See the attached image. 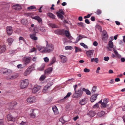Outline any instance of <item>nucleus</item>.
<instances>
[{"label": "nucleus", "mask_w": 125, "mask_h": 125, "mask_svg": "<svg viewBox=\"0 0 125 125\" xmlns=\"http://www.w3.org/2000/svg\"><path fill=\"white\" fill-rule=\"evenodd\" d=\"M71 94L72 93L71 92H69L64 97L63 99L61 100H63L64 99H65L69 97L70 95H71Z\"/></svg>", "instance_id": "nucleus-43"}, {"label": "nucleus", "mask_w": 125, "mask_h": 125, "mask_svg": "<svg viewBox=\"0 0 125 125\" xmlns=\"http://www.w3.org/2000/svg\"><path fill=\"white\" fill-rule=\"evenodd\" d=\"M56 14L58 17L62 20L64 17L63 15L65 13L62 9H60L58 11L56 12Z\"/></svg>", "instance_id": "nucleus-5"}, {"label": "nucleus", "mask_w": 125, "mask_h": 125, "mask_svg": "<svg viewBox=\"0 0 125 125\" xmlns=\"http://www.w3.org/2000/svg\"><path fill=\"white\" fill-rule=\"evenodd\" d=\"M21 23L23 25H26L27 23V19H23L21 21Z\"/></svg>", "instance_id": "nucleus-30"}, {"label": "nucleus", "mask_w": 125, "mask_h": 125, "mask_svg": "<svg viewBox=\"0 0 125 125\" xmlns=\"http://www.w3.org/2000/svg\"><path fill=\"white\" fill-rule=\"evenodd\" d=\"M27 101L28 103L32 104L36 101V98L34 96H30L27 99Z\"/></svg>", "instance_id": "nucleus-6"}, {"label": "nucleus", "mask_w": 125, "mask_h": 125, "mask_svg": "<svg viewBox=\"0 0 125 125\" xmlns=\"http://www.w3.org/2000/svg\"><path fill=\"white\" fill-rule=\"evenodd\" d=\"M105 114V112L104 111H101L99 113L98 115L101 116H103Z\"/></svg>", "instance_id": "nucleus-49"}, {"label": "nucleus", "mask_w": 125, "mask_h": 125, "mask_svg": "<svg viewBox=\"0 0 125 125\" xmlns=\"http://www.w3.org/2000/svg\"><path fill=\"white\" fill-rule=\"evenodd\" d=\"M13 41V39L11 38H9L7 40V41L8 43L10 44H11Z\"/></svg>", "instance_id": "nucleus-40"}, {"label": "nucleus", "mask_w": 125, "mask_h": 125, "mask_svg": "<svg viewBox=\"0 0 125 125\" xmlns=\"http://www.w3.org/2000/svg\"><path fill=\"white\" fill-rule=\"evenodd\" d=\"M32 70L31 66L29 67L24 73V76H27L30 73Z\"/></svg>", "instance_id": "nucleus-10"}, {"label": "nucleus", "mask_w": 125, "mask_h": 125, "mask_svg": "<svg viewBox=\"0 0 125 125\" xmlns=\"http://www.w3.org/2000/svg\"><path fill=\"white\" fill-rule=\"evenodd\" d=\"M113 50L114 52V53L115 54L116 56L118 57H119L120 56V55L119 54H118L116 50H115V49H113Z\"/></svg>", "instance_id": "nucleus-39"}, {"label": "nucleus", "mask_w": 125, "mask_h": 125, "mask_svg": "<svg viewBox=\"0 0 125 125\" xmlns=\"http://www.w3.org/2000/svg\"><path fill=\"white\" fill-rule=\"evenodd\" d=\"M7 32L8 35H11L12 33V27H8L6 28Z\"/></svg>", "instance_id": "nucleus-14"}, {"label": "nucleus", "mask_w": 125, "mask_h": 125, "mask_svg": "<svg viewBox=\"0 0 125 125\" xmlns=\"http://www.w3.org/2000/svg\"><path fill=\"white\" fill-rule=\"evenodd\" d=\"M83 93L82 89L80 88L77 90L75 91L73 95L74 98H78L81 97Z\"/></svg>", "instance_id": "nucleus-3"}, {"label": "nucleus", "mask_w": 125, "mask_h": 125, "mask_svg": "<svg viewBox=\"0 0 125 125\" xmlns=\"http://www.w3.org/2000/svg\"><path fill=\"white\" fill-rule=\"evenodd\" d=\"M99 94H98L93 95L91 97L90 101L92 102H93L95 101L97 98V97Z\"/></svg>", "instance_id": "nucleus-17"}, {"label": "nucleus", "mask_w": 125, "mask_h": 125, "mask_svg": "<svg viewBox=\"0 0 125 125\" xmlns=\"http://www.w3.org/2000/svg\"><path fill=\"white\" fill-rule=\"evenodd\" d=\"M92 15V14H88L87 15L84 16V19L88 18L90 17Z\"/></svg>", "instance_id": "nucleus-56"}, {"label": "nucleus", "mask_w": 125, "mask_h": 125, "mask_svg": "<svg viewBox=\"0 0 125 125\" xmlns=\"http://www.w3.org/2000/svg\"><path fill=\"white\" fill-rule=\"evenodd\" d=\"M102 11L101 10L98 9L96 11V13L98 15H100Z\"/></svg>", "instance_id": "nucleus-52"}, {"label": "nucleus", "mask_w": 125, "mask_h": 125, "mask_svg": "<svg viewBox=\"0 0 125 125\" xmlns=\"http://www.w3.org/2000/svg\"><path fill=\"white\" fill-rule=\"evenodd\" d=\"M80 44L82 46H83L84 48H88V47L83 42L81 43Z\"/></svg>", "instance_id": "nucleus-47"}, {"label": "nucleus", "mask_w": 125, "mask_h": 125, "mask_svg": "<svg viewBox=\"0 0 125 125\" xmlns=\"http://www.w3.org/2000/svg\"><path fill=\"white\" fill-rule=\"evenodd\" d=\"M97 87L96 86H94L92 88V90L91 92V93L93 94L94 93V92H96Z\"/></svg>", "instance_id": "nucleus-38"}, {"label": "nucleus", "mask_w": 125, "mask_h": 125, "mask_svg": "<svg viewBox=\"0 0 125 125\" xmlns=\"http://www.w3.org/2000/svg\"><path fill=\"white\" fill-rule=\"evenodd\" d=\"M86 99L84 98L80 100L79 103L81 105H83L85 104Z\"/></svg>", "instance_id": "nucleus-27"}, {"label": "nucleus", "mask_w": 125, "mask_h": 125, "mask_svg": "<svg viewBox=\"0 0 125 125\" xmlns=\"http://www.w3.org/2000/svg\"><path fill=\"white\" fill-rule=\"evenodd\" d=\"M108 37V36H102V39L104 41L107 40Z\"/></svg>", "instance_id": "nucleus-41"}, {"label": "nucleus", "mask_w": 125, "mask_h": 125, "mask_svg": "<svg viewBox=\"0 0 125 125\" xmlns=\"http://www.w3.org/2000/svg\"><path fill=\"white\" fill-rule=\"evenodd\" d=\"M109 47L111 48H112L113 47V43L111 41H109L108 43Z\"/></svg>", "instance_id": "nucleus-35"}, {"label": "nucleus", "mask_w": 125, "mask_h": 125, "mask_svg": "<svg viewBox=\"0 0 125 125\" xmlns=\"http://www.w3.org/2000/svg\"><path fill=\"white\" fill-rule=\"evenodd\" d=\"M82 38V36L81 35H80L78 36L76 39V41L75 42H74L75 43H77Z\"/></svg>", "instance_id": "nucleus-32"}, {"label": "nucleus", "mask_w": 125, "mask_h": 125, "mask_svg": "<svg viewBox=\"0 0 125 125\" xmlns=\"http://www.w3.org/2000/svg\"><path fill=\"white\" fill-rule=\"evenodd\" d=\"M41 86H40L35 85L33 88L32 92L33 93H35L38 92L41 89Z\"/></svg>", "instance_id": "nucleus-11"}, {"label": "nucleus", "mask_w": 125, "mask_h": 125, "mask_svg": "<svg viewBox=\"0 0 125 125\" xmlns=\"http://www.w3.org/2000/svg\"><path fill=\"white\" fill-rule=\"evenodd\" d=\"M22 64H19L17 65V67L18 68L21 69L22 68Z\"/></svg>", "instance_id": "nucleus-62"}, {"label": "nucleus", "mask_w": 125, "mask_h": 125, "mask_svg": "<svg viewBox=\"0 0 125 125\" xmlns=\"http://www.w3.org/2000/svg\"><path fill=\"white\" fill-rule=\"evenodd\" d=\"M54 32L55 34H57L60 35L63 34L64 33V31L63 30H56L54 31Z\"/></svg>", "instance_id": "nucleus-15"}, {"label": "nucleus", "mask_w": 125, "mask_h": 125, "mask_svg": "<svg viewBox=\"0 0 125 125\" xmlns=\"http://www.w3.org/2000/svg\"><path fill=\"white\" fill-rule=\"evenodd\" d=\"M59 122H61L62 124H63L65 123V121L63 120V119L62 118H60L59 120Z\"/></svg>", "instance_id": "nucleus-57"}, {"label": "nucleus", "mask_w": 125, "mask_h": 125, "mask_svg": "<svg viewBox=\"0 0 125 125\" xmlns=\"http://www.w3.org/2000/svg\"><path fill=\"white\" fill-rule=\"evenodd\" d=\"M34 109L31 110L30 111V116L32 118H34L35 117V113H34Z\"/></svg>", "instance_id": "nucleus-24"}, {"label": "nucleus", "mask_w": 125, "mask_h": 125, "mask_svg": "<svg viewBox=\"0 0 125 125\" xmlns=\"http://www.w3.org/2000/svg\"><path fill=\"white\" fill-rule=\"evenodd\" d=\"M94 51L93 50H91L87 51L86 52V54L88 57L92 55L94 53Z\"/></svg>", "instance_id": "nucleus-22"}, {"label": "nucleus", "mask_w": 125, "mask_h": 125, "mask_svg": "<svg viewBox=\"0 0 125 125\" xmlns=\"http://www.w3.org/2000/svg\"><path fill=\"white\" fill-rule=\"evenodd\" d=\"M61 59V62L64 63L67 61V58L66 56L62 55L59 56Z\"/></svg>", "instance_id": "nucleus-9"}, {"label": "nucleus", "mask_w": 125, "mask_h": 125, "mask_svg": "<svg viewBox=\"0 0 125 125\" xmlns=\"http://www.w3.org/2000/svg\"><path fill=\"white\" fill-rule=\"evenodd\" d=\"M44 66H41L38 68V69L40 71H42L44 70Z\"/></svg>", "instance_id": "nucleus-58"}, {"label": "nucleus", "mask_w": 125, "mask_h": 125, "mask_svg": "<svg viewBox=\"0 0 125 125\" xmlns=\"http://www.w3.org/2000/svg\"><path fill=\"white\" fill-rule=\"evenodd\" d=\"M89 114L91 117H93L95 115V113L94 111H91L89 112Z\"/></svg>", "instance_id": "nucleus-33"}, {"label": "nucleus", "mask_w": 125, "mask_h": 125, "mask_svg": "<svg viewBox=\"0 0 125 125\" xmlns=\"http://www.w3.org/2000/svg\"><path fill=\"white\" fill-rule=\"evenodd\" d=\"M84 71L85 73H87L90 71V70L89 69L87 68H85L83 70Z\"/></svg>", "instance_id": "nucleus-55"}, {"label": "nucleus", "mask_w": 125, "mask_h": 125, "mask_svg": "<svg viewBox=\"0 0 125 125\" xmlns=\"http://www.w3.org/2000/svg\"><path fill=\"white\" fill-rule=\"evenodd\" d=\"M71 47L70 46H67L65 47V49L66 50L71 49Z\"/></svg>", "instance_id": "nucleus-60"}, {"label": "nucleus", "mask_w": 125, "mask_h": 125, "mask_svg": "<svg viewBox=\"0 0 125 125\" xmlns=\"http://www.w3.org/2000/svg\"><path fill=\"white\" fill-rule=\"evenodd\" d=\"M93 108H98L99 107V105L98 103H96L93 106Z\"/></svg>", "instance_id": "nucleus-54"}, {"label": "nucleus", "mask_w": 125, "mask_h": 125, "mask_svg": "<svg viewBox=\"0 0 125 125\" xmlns=\"http://www.w3.org/2000/svg\"><path fill=\"white\" fill-rule=\"evenodd\" d=\"M64 32H65V34L66 37H69L70 34L69 31H68L65 30V31H64Z\"/></svg>", "instance_id": "nucleus-44"}, {"label": "nucleus", "mask_w": 125, "mask_h": 125, "mask_svg": "<svg viewBox=\"0 0 125 125\" xmlns=\"http://www.w3.org/2000/svg\"><path fill=\"white\" fill-rule=\"evenodd\" d=\"M48 16L50 17L52 19H55V16L52 13L50 12L48 13L47 14Z\"/></svg>", "instance_id": "nucleus-26"}, {"label": "nucleus", "mask_w": 125, "mask_h": 125, "mask_svg": "<svg viewBox=\"0 0 125 125\" xmlns=\"http://www.w3.org/2000/svg\"><path fill=\"white\" fill-rule=\"evenodd\" d=\"M52 71V67H50L46 69L44 71V73L45 74H50Z\"/></svg>", "instance_id": "nucleus-21"}, {"label": "nucleus", "mask_w": 125, "mask_h": 125, "mask_svg": "<svg viewBox=\"0 0 125 125\" xmlns=\"http://www.w3.org/2000/svg\"><path fill=\"white\" fill-rule=\"evenodd\" d=\"M36 7H35L34 6H31L30 7H28L27 8V9L28 10H31L32 9H35Z\"/></svg>", "instance_id": "nucleus-46"}, {"label": "nucleus", "mask_w": 125, "mask_h": 125, "mask_svg": "<svg viewBox=\"0 0 125 125\" xmlns=\"http://www.w3.org/2000/svg\"><path fill=\"white\" fill-rule=\"evenodd\" d=\"M36 33H33L32 34H31L30 35V38L33 40H36L38 39V38L36 36Z\"/></svg>", "instance_id": "nucleus-20"}, {"label": "nucleus", "mask_w": 125, "mask_h": 125, "mask_svg": "<svg viewBox=\"0 0 125 125\" xmlns=\"http://www.w3.org/2000/svg\"><path fill=\"white\" fill-rule=\"evenodd\" d=\"M0 72L1 73H7V74H9L11 72V70L4 68H1Z\"/></svg>", "instance_id": "nucleus-8"}, {"label": "nucleus", "mask_w": 125, "mask_h": 125, "mask_svg": "<svg viewBox=\"0 0 125 125\" xmlns=\"http://www.w3.org/2000/svg\"><path fill=\"white\" fill-rule=\"evenodd\" d=\"M38 49L40 52L43 53H46V50L45 47L40 46L38 48Z\"/></svg>", "instance_id": "nucleus-19"}, {"label": "nucleus", "mask_w": 125, "mask_h": 125, "mask_svg": "<svg viewBox=\"0 0 125 125\" xmlns=\"http://www.w3.org/2000/svg\"><path fill=\"white\" fill-rule=\"evenodd\" d=\"M108 102V99L106 98H104L103 100V103L107 104Z\"/></svg>", "instance_id": "nucleus-48"}, {"label": "nucleus", "mask_w": 125, "mask_h": 125, "mask_svg": "<svg viewBox=\"0 0 125 125\" xmlns=\"http://www.w3.org/2000/svg\"><path fill=\"white\" fill-rule=\"evenodd\" d=\"M46 76L45 75H42L39 78V80L41 81H42L44 80L46 78Z\"/></svg>", "instance_id": "nucleus-34"}, {"label": "nucleus", "mask_w": 125, "mask_h": 125, "mask_svg": "<svg viewBox=\"0 0 125 125\" xmlns=\"http://www.w3.org/2000/svg\"><path fill=\"white\" fill-rule=\"evenodd\" d=\"M74 47L75 50V53H77L78 52H81L82 51V50L80 48H79L76 46H75Z\"/></svg>", "instance_id": "nucleus-31"}, {"label": "nucleus", "mask_w": 125, "mask_h": 125, "mask_svg": "<svg viewBox=\"0 0 125 125\" xmlns=\"http://www.w3.org/2000/svg\"><path fill=\"white\" fill-rule=\"evenodd\" d=\"M43 59L44 61L46 62H48L49 61V59L47 57L44 58Z\"/></svg>", "instance_id": "nucleus-53"}, {"label": "nucleus", "mask_w": 125, "mask_h": 125, "mask_svg": "<svg viewBox=\"0 0 125 125\" xmlns=\"http://www.w3.org/2000/svg\"><path fill=\"white\" fill-rule=\"evenodd\" d=\"M83 92H85L87 95H90L91 94L90 91L87 89H86L85 88H83L82 89Z\"/></svg>", "instance_id": "nucleus-28"}, {"label": "nucleus", "mask_w": 125, "mask_h": 125, "mask_svg": "<svg viewBox=\"0 0 125 125\" xmlns=\"http://www.w3.org/2000/svg\"><path fill=\"white\" fill-rule=\"evenodd\" d=\"M16 123L19 125H27L28 123L26 118L24 116L18 118L16 121Z\"/></svg>", "instance_id": "nucleus-1"}, {"label": "nucleus", "mask_w": 125, "mask_h": 125, "mask_svg": "<svg viewBox=\"0 0 125 125\" xmlns=\"http://www.w3.org/2000/svg\"><path fill=\"white\" fill-rule=\"evenodd\" d=\"M29 83V81L28 79H25L21 81L20 82V86L21 88H24L27 87Z\"/></svg>", "instance_id": "nucleus-4"}, {"label": "nucleus", "mask_w": 125, "mask_h": 125, "mask_svg": "<svg viewBox=\"0 0 125 125\" xmlns=\"http://www.w3.org/2000/svg\"><path fill=\"white\" fill-rule=\"evenodd\" d=\"M36 49L34 47L32 48L30 50V52H34V51H36Z\"/></svg>", "instance_id": "nucleus-63"}, {"label": "nucleus", "mask_w": 125, "mask_h": 125, "mask_svg": "<svg viewBox=\"0 0 125 125\" xmlns=\"http://www.w3.org/2000/svg\"><path fill=\"white\" fill-rule=\"evenodd\" d=\"M85 22L87 24H90V23L89 20L88 19H85Z\"/></svg>", "instance_id": "nucleus-64"}, {"label": "nucleus", "mask_w": 125, "mask_h": 125, "mask_svg": "<svg viewBox=\"0 0 125 125\" xmlns=\"http://www.w3.org/2000/svg\"><path fill=\"white\" fill-rule=\"evenodd\" d=\"M53 84V83H50V84H49L47 85L46 86L44 87L42 90V92L44 93L47 92L48 91V89H49Z\"/></svg>", "instance_id": "nucleus-13"}, {"label": "nucleus", "mask_w": 125, "mask_h": 125, "mask_svg": "<svg viewBox=\"0 0 125 125\" xmlns=\"http://www.w3.org/2000/svg\"><path fill=\"white\" fill-rule=\"evenodd\" d=\"M102 36H108L106 31L105 30L103 31L102 33Z\"/></svg>", "instance_id": "nucleus-45"}, {"label": "nucleus", "mask_w": 125, "mask_h": 125, "mask_svg": "<svg viewBox=\"0 0 125 125\" xmlns=\"http://www.w3.org/2000/svg\"><path fill=\"white\" fill-rule=\"evenodd\" d=\"M52 110L53 111L55 115L57 114L58 113V111L56 107L54 106L52 107Z\"/></svg>", "instance_id": "nucleus-23"}, {"label": "nucleus", "mask_w": 125, "mask_h": 125, "mask_svg": "<svg viewBox=\"0 0 125 125\" xmlns=\"http://www.w3.org/2000/svg\"><path fill=\"white\" fill-rule=\"evenodd\" d=\"M46 47H45L46 53H50L52 52L54 49V46L53 45L49 43L48 42L46 41Z\"/></svg>", "instance_id": "nucleus-2"}, {"label": "nucleus", "mask_w": 125, "mask_h": 125, "mask_svg": "<svg viewBox=\"0 0 125 125\" xmlns=\"http://www.w3.org/2000/svg\"><path fill=\"white\" fill-rule=\"evenodd\" d=\"M56 58L54 57H53L52 59V61L50 62V65H52L54 63L56 62Z\"/></svg>", "instance_id": "nucleus-36"}, {"label": "nucleus", "mask_w": 125, "mask_h": 125, "mask_svg": "<svg viewBox=\"0 0 125 125\" xmlns=\"http://www.w3.org/2000/svg\"><path fill=\"white\" fill-rule=\"evenodd\" d=\"M48 25L52 28H58L57 26L54 24L49 23L48 24Z\"/></svg>", "instance_id": "nucleus-29"}, {"label": "nucleus", "mask_w": 125, "mask_h": 125, "mask_svg": "<svg viewBox=\"0 0 125 125\" xmlns=\"http://www.w3.org/2000/svg\"><path fill=\"white\" fill-rule=\"evenodd\" d=\"M104 59L105 61H107L109 59V58L108 57H105L104 58Z\"/></svg>", "instance_id": "nucleus-59"}, {"label": "nucleus", "mask_w": 125, "mask_h": 125, "mask_svg": "<svg viewBox=\"0 0 125 125\" xmlns=\"http://www.w3.org/2000/svg\"><path fill=\"white\" fill-rule=\"evenodd\" d=\"M107 106V104L102 103L101 105V107L102 108L106 107Z\"/></svg>", "instance_id": "nucleus-42"}, {"label": "nucleus", "mask_w": 125, "mask_h": 125, "mask_svg": "<svg viewBox=\"0 0 125 125\" xmlns=\"http://www.w3.org/2000/svg\"><path fill=\"white\" fill-rule=\"evenodd\" d=\"M7 119L8 121H11L12 122L11 124L13 123V122L15 120L16 118L13 117L10 114H9L7 115Z\"/></svg>", "instance_id": "nucleus-12"}, {"label": "nucleus", "mask_w": 125, "mask_h": 125, "mask_svg": "<svg viewBox=\"0 0 125 125\" xmlns=\"http://www.w3.org/2000/svg\"><path fill=\"white\" fill-rule=\"evenodd\" d=\"M52 98L51 97L47 99L46 101L47 102V103H48L51 102L52 100Z\"/></svg>", "instance_id": "nucleus-51"}, {"label": "nucleus", "mask_w": 125, "mask_h": 125, "mask_svg": "<svg viewBox=\"0 0 125 125\" xmlns=\"http://www.w3.org/2000/svg\"><path fill=\"white\" fill-rule=\"evenodd\" d=\"M40 30L43 32H45L46 31L45 28L42 27H40Z\"/></svg>", "instance_id": "nucleus-50"}, {"label": "nucleus", "mask_w": 125, "mask_h": 125, "mask_svg": "<svg viewBox=\"0 0 125 125\" xmlns=\"http://www.w3.org/2000/svg\"><path fill=\"white\" fill-rule=\"evenodd\" d=\"M77 25L80 26L82 28H84L85 27L84 24L82 22L77 23Z\"/></svg>", "instance_id": "nucleus-37"}, {"label": "nucleus", "mask_w": 125, "mask_h": 125, "mask_svg": "<svg viewBox=\"0 0 125 125\" xmlns=\"http://www.w3.org/2000/svg\"><path fill=\"white\" fill-rule=\"evenodd\" d=\"M33 31L36 33L38 32V30L37 28L36 27H34L33 29Z\"/></svg>", "instance_id": "nucleus-61"}, {"label": "nucleus", "mask_w": 125, "mask_h": 125, "mask_svg": "<svg viewBox=\"0 0 125 125\" xmlns=\"http://www.w3.org/2000/svg\"><path fill=\"white\" fill-rule=\"evenodd\" d=\"M33 19L37 20L38 22L39 23L41 22L42 21L41 18H40V17L38 16L34 17L33 18Z\"/></svg>", "instance_id": "nucleus-25"}, {"label": "nucleus", "mask_w": 125, "mask_h": 125, "mask_svg": "<svg viewBox=\"0 0 125 125\" xmlns=\"http://www.w3.org/2000/svg\"><path fill=\"white\" fill-rule=\"evenodd\" d=\"M31 59V57H24L23 58V62L25 65H27L30 62Z\"/></svg>", "instance_id": "nucleus-7"}, {"label": "nucleus", "mask_w": 125, "mask_h": 125, "mask_svg": "<svg viewBox=\"0 0 125 125\" xmlns=\"http://www.w3.org/2000/svg\"><path fill=\"white\" fill-rule=\"evenodd\" d=\"M18 76V75L17 74H15L13 75H10L6 77V78L8 80H12L16 78Z\"/></svg>", "instance_id": "nucleus-16"}, {"label": "nucleus", "mask_w": 125, "mask_h": 125, "mask_svg": "<svg viewBox=\"0 0 125 125\" xmlns=\"http://www.w3.org/2000/svg\"><path fill=\"white\" fill-rule=\"evenodd\" d=\"M6 46L5 45L1 46L0 45V54L4 52L6 50Z\"/></svg>", "instance_id": "nucleus-18"}]
</instances>
